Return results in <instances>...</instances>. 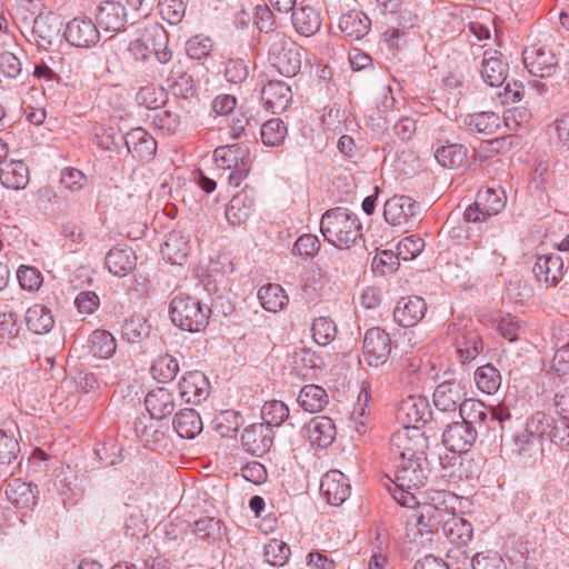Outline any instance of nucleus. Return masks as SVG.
I'll list each match as a JSON object with an SVG mask.
<instances>
[{
    "label": "nucleus",
    "mask_w": 569,
    "mask_h": 569,
    "mask_svg": "<svg viewBox=\"0 0 569 569\" xmlns=\"http://www.w3.org/2000/svg\"><path fill=\"white\" fill-rule=\"evenodd\" d=\"M413 513L418 531L423 533H439L446 528L447 521L453 515L452 507H436L435 505H417Z\"/></svg>",
    "instance_id": "10"
},
{
    "label": "nucleus",
    "mask_w": 569,
    "mask_h": 569,
    "mask_svg": "<svg viewBox=\"0 0 569 569\" xmlns=\"http://www.w3.org/2000/svg\"><path fill=\"white\" fill-rule=\"evenodd\" d=\"M189 236L181 231L173 230L166 237V241L161 248L162 257L171 264L182 266L190 252Z\"/></svg>",
    "instance_id": "27"
},
{
    "label": "nucleus",
    "mask_w": 569,
    "mask_h": 569,
    "mask_svg": "<svg viewBox=\"0 0 569 569\" xmlns=\"http://www.w3.org/2000/svg\"><path fill=\"white\" fill-rule=\"evenodd\" d=\"M302 47L292 41H274L269 49V61L277 71L288 78L297 76L302 63Z\"/></svg>",
    "instance_id": "6"
},
{
    "label": "nucleus",
    "mask_w": 569,
    "mask_h": 569,
    "mask_svg": "<svg viewBox=\"0 0 569 569\" xmlns=\"http://www.w3.org/2000/svg\"><path fill=\"white\" fill-rule=\"evenodd\" d=\"M90 352L96 358L108 359L117 349L114 337L107 330H94L88 339Z\"/></svg>",
    "instance_id": "40"
},
{
    "label": "nucleus",
    "mask_w": 569,
    "mask_h": 569,
    "mask_svg": "<svg viewBox=\"0 0 569 569\" xmlns=\"http://www.w3.org/2000/svg\"><path fill=\"white\" fill-rule=\"evenodd\" d=\"M293 368L299 375L307 377L310 371L321 368L325 362L323 359L310 348H299L292 353Z\"/></svg>",
    "instance_id": "42"
},
{
    "label": "nucleus",
    "mask_w": 569,
    "mask_h": 569,
    "mask_svg": "<svg viewBox=\"0 0 569 569\" xmlns=\"http://www.w3.org/2000/svg\"><path fill=\"white\" fill-rule=\"evenodd\" d=\"M458 410L461 421L475 428L478 433L483 428H491L488 423L489 408H487L483 402L475 399H466L461 402Z\"/></svg>",
    "instance_id": "30"
},
{
    "label": "nucleus",
    "mask_w": 569,
    "mask_h": 569,
    "mask_svg": "<svg viewBox=\"0 0 569 569\" xmlns=\"http://www.w3.org/2000/svg\"><path fill=\"white\" fill-rule=\"evenodd\" d=\"M291 555L290 547L282 540L271 539L263 547L264 561L273 567L284 566Z\"/></svg>",
    "instance_id": "52"
},
{
    "label": "nucleus",
    "mask_w": 569,
    "mask_h": 569,
    "mask_svg": "<svg viewBox=\"0 0 569 569\" xmlns=\"http://www.w3.org/2000/svg\"><path fill=\"white\" fill-rule=\"evenodd\" d=\"M26 323L30 331L36 335H44L51 331L54 319L51 310L43 305H33L26 312Z\"/></svg>",
    "instance_id": "35"
},
{
    "label": "nucleus",
    "mask_w": 569,
    "mask_h": 569,
    "mask_svg": "<svg viewBox=\"0 0 569 569\" xmlns=\"http://www.w3.org/2000/svg\"><path fill=\"white\" fill-rule=\"evenodd\" d=\"M172 426L178 436L184 439L196 438L203 429L200 415L191 408L178 411L173 417Z\"/></svg>",
    "instance_id": "31"
},
{
    "label": "nucleus",
    "mask_w": 569,
    "mask_h": 569,
    "mask_svg": "<svg viewBox=\"0 0 569 569\" xmlns=\"http://www.w3.org/2000/svg\"><path fill=\"white\" fill-rule=\"evenodd\" d=\"M151 53L154 54L156 59L166 64L172 59V51L168 47L167 33L162 29H156L154 33L148 39Z\"/></svg>",
    "instance_id": "54"
},
{
    "label": "nucleus",
    "mask_w": 569,
    "mask_h": 569,
    "mask_svg": "<svg viewBox=\"0 0 569 569\" xmlns=\"http://www.w3.org/2000/svg\"><path fill=\"white\" fill-rule=\"evenodd\" d=\"M311 330L315 342L320 346H327L330 343L337 332L335 322L327 317H319L315 319Z\"/></svg>",
    "instance_id": "53"
},
{
    "label": "nucleus",
    "mask_w": 569,
    "mask_h": 569,
    "mask_svg": "<svg viewBox=\"0 0 569 569\" xmlns=\"http://www.w3.org/2000/svg\"><path fill=\"white\" fill-rule=\"evenodd\" d=\"M482 350L483 341L475 332H470L457 340L456 352L461 365H468L473 361Z\"/></svg>",
    "instance_id": "41"
},
{
    "label": "nucleus",
    "mask_w": 569,
    "mask_h": 569,
    "mask_svg": "<svg viewBox=\"0 0 569 569\" xmlns=\"http://www.w3.org/2000/svg\"><path fill=\"white\" fill-rule=\"evenodd\" d=\"M468 156V148L461 143H449L440 146L435 150L437 162L446 169H457L461 167Z\"/></svg>",
    "instance_id": "37"
},
{
    "label": "nucleus",
    "mask_w": 569,
    "mask_h": 569,
    "mask_svg": "<svg viewBox=\"0 0 569 569\" xmlns=\"http://www.w3.org/2000/svg\"><path fill=\"white\" fill-rule=\"evenodd\" d=\"M151 372L159 382H170L179 372L178 360L170 355L159 356L151 366Z\"/></svg>",
    "instance_id": "49"
},
{
    "label": "nucleus",
    "mask_w": 569,
    "mask_h": 569,
    "mask_svg": "<svg viewBox=\"0 0 569 569\" xmlns=\"http://www.w3.org/2000/svg\"><path fill=\"white\" fill-rule=\"evenodd\" d=\"M213 157L220 168L231 170L228 182L233 187H239L251 170L250 151L243 143L220 146L214 150Z\"/></svg>",
    "instance_id": "4"
},
{
    "label": "nucleus",
    "mask_w": 569,
    "mask_h": 569,
    "mask_svg": "<svg viewBox=\"0 0 569 569\" xmlns=\"http://www.w3.org/2000/svg\"><path fill=\"white\" fill-rule=\"evenodd\" d=\"M555 423L556 420L551 416L537 411L527 419L526 430L541 440L546 437L552 440Z\"/></svg>",
    "instance_id": "45"
},
{
    "label": "nucleus",
    "mask_w": 569,
    "mask_h": 569,
    "mask_svg": "<svg viewBox=\"0 0 569 569\" xmlns=\"http://www.w3.org/2000/svg\"><path fill=\"white\" fill-rule=\"evenodd\" d=\"M442 535L453 545L466 546L472 538L473 529L470 522L453 512Z\"/></svg>",
    "instance_id": "38"
},
{
    "label": "nucleus",
    "mask_w": 569,
    "mask_h": 569,
    "mask_svg": "<svg viewBox=\"0 0 569 569\" xmlns=\"http://www.w3.org/2000/svg\"><path fill=\"white\" fill-rule=\"evenodd\" d=\"M169 315L172 323L181 330L198 332L208 325V303L198 298L180 293L171 299Z\"/></svg>",
    "instance_id": "3"
},
{
    "label": "nucleus",
    "mask_w": 569,
    "mask_h": 569,
    "mask_svg": "<svg viewBox=\"0 0 569 569\" xmlns=\"http://www.w3.org/2000/svg\"><path fill=\"white\" fill-rule=\"evenodd\" d=\"M542 440L530 435L526 429L515 439L516 451L523 458H531L541 451Z\"/></svg>",
    "instance_id": "56"
},
{
    "label": "nucleus",
    "mask_w": 569,
    "mask_h": 569,
    "mask_svg": "<svg viewBox=\"0 0 569 569\" xmlns=\"http://www.w3.org/2000/svg\"><path fill=\"white\" fill-rule=\"evenodd\" d=\"M29 168L21 160H11L0 168V182L12 190L24 189L29 183Z\"/></svg>",
    "instance_id": "32"
},
{
    "label": "nucleus",
    "mask_w": 569,
    "mask_h": 569,
    "mask_svg": "<svg viewBox=\"0 0 569 569\" xmlns=\"http://www.w3.org/2000/svg\"><path fill=\"white\" fill-rule=\"evenodd\" d=\"M244 423L243 417L236 410L221 411L216 418V431L222 438H234Z\"/></svg>",
    "instance_id": "47"
},
{
    "label": "nucleus",
    "mask_w": 569,
    "mask_h": 569,
    "mask_svg": "<svg viewBox=\"0 0 569 569\" xmlns=\"http://www.w3.org/2000/svg\"><path fill=\"white\" fill-rule=\"evenodd\" d=\"M289 408L284 402L280 400L267 401L261 408V423H266V426L273 430L274 427H280L289 419Z\"/></svg>",
    "instance_id": "46"
},
{
    "label": "nucleus",
    "mask_w": 569,
    "mask_h": 569,
    "mask_svg": "<svg viewBox=\"0 0 569 569\" xmlns=\"http://www.w3.org/2000/svg\"><path fill=\"white\" fill-rule=\"evenodd\" d=\"M104 264L113 276L126 277L136 269L137 256L130 247L117 246L108 251Z\"/></svg>",
    "instance_id": "25"
},
{
    "label": "nucleus",
    "mask_w": 569,
    "mask_h": 569,
    "mask_svg": "<svg viewBox=\"0 0 569 569\" xmlns=\"http://www.w3.org/2000/svg\"><path fill=\"white\" fill-rule=\"evenodd\" d=\"M17 278L22 289L37 291L43 281L41 272L34 267L20 266Z\"/></svg>",
    "instance_id": "59"
},
{
    "label": "nucleus",
    "mask_w": 569,
    "mask_h": 569,
    "mask_svg": "<svg viewBox=\"0 0 569 569\" xmlns=\"http://www.w3.org/2000/svg\"><path fill=\"white\" fill-rule=\"evenodd\" d=\"M429 439L419 428L403 427L392 433L390 451L405 460L427 461Z\"/></svg>",
    "instance_id": "5"
},
{
    "label": "nucleus",
    "mask_w": 569,
    "mask_h": 569,
    "mask_svg": "<svg viewBox=\"0 0 569 569\" xmlns=\"http://www.w3.org/2000/svg\"><path fill=\"white\" fill-rule=\"evenodd\" d=\"M212 50V41L208 37L194 36L186 43V52L189 58L200 60L210 54Z\"/></svg>",
    "instance_id": "63"
},
{
    "label": "nucleus",
    "mask_w": 569,
    "mask_h": 569,
    "mask_svg": "<svg viewBox=\"0 0 569 569\" xmlns=\"http://www.w3.org/2000/svg\"><path fill=\"white\" fill-rule=\"evenodd\" d=\"M479 133L493 134L500 126V118L495 112H481L473 116L469 123Z\"/></svg>",
    "instance_id": "57"
},
{
    "label": "nucleus",
    "mask_w": 569,
    "mask_h": 569,
    "mask_svg": "<svg viewBox=\"0 0 569 569\" xmlns=\"http://www.w3.org/2000/svg\"><path fill=\"white\" fill-rule=\"evenodd\" d=\"M339 28L346 36L359 40L369 32L371 20L362 11L352 10L340 17Z\"/></svg>",
    "instance_id": "34"
},
{
    "label": "nucleus",
    "mask_w": 569,
    "mask_h": 569,
    "mask_svg": "<svg viewBox=\"0 0 569 569\" xmlns=\"http://www.w3.org/2000/svg\"><path fill=\"white\" fill-rule=\"evenodd\" d=\"M292 24L305 37L315 34L321 27L319 12L311 6H300L292 11Z\"/></svg>",
    "instance_id": "33"
},
{
    "label": "nucleus",
    "mask_w": 569,
    "mask_h": 569,
    "mask_svg": "<svg viewBox=\"0 0 569 569\" xmlns=\"http://www.w3.org/2000/svg\"><path fill=\"white\" fill-rule=\"evenodd\" d=\"M150 328L143 316H131L121 326V337L128 342L139 343L149 336Z\"/></svg>",
    "instance_id": "43"
},
{
    "label": "nucleus",
    "mask_w": 569,
    "mask_h": 569,
    "mask_svg": "<svg viewBox=\"0 0 569 569\" xmlns=\"http://www.w3.org/2000/svg\"><path fill=\"white\" fill-rule=\"evenodd\" d=\"M477 206L483 210L485 216L498 214L506 204L503 192H498L491 188L480 190L477 193Z\"/></svg>",
    "instance_id": "51"
},
{
    "label": "nucleus",
    "mask_w": 569,
    "mask_h": 569,
    "mask_svg": "<svg viewBox=\"0 0 569 569\" xmlns=\"http://www.w3.org/2000/svg\"><path fill=\"white\" fill-rule=\"evenodd\" d=\"M256 206V190L246 186L234 194L226 208V218L229 223L240 226L244 223L253 212Z\"/></svg>",
    "instance_id": "17"
},
{
    "label": "nucleus",
    "mask_w": 569,
    "mask_h": 569,
    "mask_svg": "<svg viewBox=\"0 0 569 569\" xmlns=\"http://www.w3.org/2000/svg\"><path fill=\"white\" fill-rule=\"evenodd\" d=\"M124 146L129 153L141 160L151 159L157 151L156 139L141 127L124 134Z\"/></svg>",
    "instance_id": "24"
},
{
    "label": "nucleus",
    "mask_w": 569,
    "mask_h": 569,
    "mask_svg": "<svg viewBox=\"0 0 569 569\" xmlns=\"http://www.w3.org/2000/svg\"><path fill=\"white\" fill-rule=\"evenodd\" d=\"M261 141L268 147H278L282 144L287 136V127L279 118H272L261 126Z\"/></svg>",
    "instance_id": "50"
},
{
    "label": "nucleus",
    "mask_w": 569,
    "mask_h": 569,
    "mask_svg": "<svg viewBox=\"0 0 569 569\" xmlns=\"http://www.w3.org/2000/svg\"><path fill=\"white\" fill-rule=\"evenodd\" d=\"M398 419L403 427L419 428L432 418L429 401L423 396H409L398 408Z\"/></svg>",
    "instance_id": "11"
},
{
    "label": "nucleus",
    "mask_w": 569,
    "mask_h": 569,
    "mask_svg": "<svg viewBox=\"0 0 569 569\" xmlns=\"http://www.w3.org/2000/svg\"><path fill=\"white\" fill-rule=\"evenodd\" d=\"M418 213V203L407 196H395L383 207L385 220L392 226L405 224L408 219H416Z\"/></svg>",
    "instance_id": "20"
},
{
    "label": "nucleus",
    "mask_w": 569,
    "mask_h": 569,
    "mask_svg": "<svg viewBox=\"0 0 569 569\" xmlns=\"http://www.w3.org/2000/svg\"><path fill=\"white\" fill-rule=\"evenodd\" d=\"M164 97L166 93L162 89L146 86L138 91L136 99L140 106L156 110L164 103Z\"/></svg>",
    "instance_id": "61"
},
{
    "label": "nucleus",
    "mask_w": 569,
    "mask_h": 569,
    "mask_svg": "<svg viewBox=\"0 0 569 569\" xmlns=\"http://www.w3.org/2000/svg\"><path fill=\"white\" fill-rule=\"evenodd\" d=\"M362 350L369 366L378 367L385 363L391 352L389 333L379 327L368 329L365 333Z\"/></svg>",
    "instance_id": "9"
},
{
    "label": "nucleus",
    "mask_w": 569,
    "mask_h": 569,
    "mask_svg": "<svg viewBox=\"0 0 569 569\" xmlns=\"http://www.w3.org/2000/svg\"><path fill=\"white\" fill-rule=\"evenodd\" d=\"M465 386L455 379H449L439 383L433 391V405L441 412H452L459 409L461 402L466 400Z\"/></svg>",
    "instance_id": "12"
},
{
    "label": "nucleus",
    "mask_w": 569,
    "mask_h": 569,
    "mask_svg": "<svg viewBox=\"0 0 569 569\" xmlns=\"http://www.w3.org/2000/svg\"><path fill=\"white\" fill-rule=\"evenodd\" d=\"M20 446L17 439L0 430V465L8 466L18 458Z\"/></svg>",
    "instance_id": "62"
},
{
    "label": "nucleus",
    "mask_w": 569,
    "mask_h": 569,
    "mask_svg": "<svg viewBox=\"0 0 569 569\" xmlns=\"http://www.w3.org/2000/svg\"><path fill=\"white\" fill-rule=\"evenodd\" d=\"M96 21L104 31L119 33L126 29V8L118 1H104L97 7Z\"/></svg>",
    "instance_id": "18"
},
{
    "label": "nucleus",
    "mask_w": 569,
    "mask_h": 569,
    "mask_svg": "<svg viewBox=\"0 0 569 569\" xmlns=\"http://www.w3.org/2000/svg\"><path fill=\"white\" fill-rule=\"evenodd\" d=\"M475 382L481 392L493 395L501 386V375L498 369L488 363L477 368Z\"/></svg>",
    "instance_id": "44"
},
{
    "label": "nucleus",
    "mask_w": 569,
    "mask_h": 569,
    "mask_svg": "<svg viewBox=\"0 0 569 569\" xmlns=\"http://www.w3.org/2000/svg\"><path fill=\"white\" fill-rule=\"evenodd\" d=\"M62 28L60 17L53 12L40 13L33 20L32 34L39 48L48 49L59 39Z\"/></svg>",
    "instance_id": "19"
},
{
    "label": "nucleus",
    "mask_w": 569,
    "mask_h": 569,
    "mask_svg": "<svg viewBox=\"0 0 569 569\" xmlns=\"http://www.w3.org/2000/svg\"><path fill=\"white\" fill-rule=\"evenodd\" d=\"M351 486L339 470H329L320 481V493L331 506L342 505L350 496Z\"/></svg>",
    "instance_id": "15"
},
{
    "label": "nucleus",
    "mask_w": 569,
    "mask_h": 569,
    "mask_svg": "<svg viewBox=\"0 0 569 569\" xmlns=\"http://www.w3.org/2000/svg\"><path fill=\"white\" fill-rule=\"evenodd\" d=\"M144 405L150 417L157 420L170 416L176 408L173 395L163 387L149 391L144 398Z\"/></svg>",
    "instance_id": "29"
},
{
    "label": "nucleus",
    "mask_w": 569,
    "mask_h": 569,
    "mask_svg": "<svg viewBox=\"0 0 569 569\" xmlns=\"http://www.w3.org/2000/svg\"><path fill=\"white\" fill-rule=\"evenodd\" d=\"M261 100L266 110L281 113L290 106L292 92L290 87L282 81H269L261 90Z\"/></svg>",
    "instance_id": "23"
},
{
    "label": "nucleus",
    "mask_w": 569,
    "mask_h": 569,
    "mask_svg": "<svg viewBox=\"0 0 569 569\" xmlns=\"http://www.w3.org/2000/svg\"><path fill=\"white\" fill-rule=\"evenodd\" d=\"M425 248V241L422 238L411 234L405 237L397 246L398 259L409 261L417 258Z\"/></svg>",
    "instance_id": "55"
},
{
    "label": "nucleus",
    "mask_w": 569,
    "mask_h": 569,
    "mask_svg": "<svg viewBox=\"0 0 569 569\" xmlns=\"http://www.w3.org/2000/svg\"><path fill=\"white\" fill-rule=\"evenodd\" d=\"M258 298L261 306L272 312L282 310L289 302V298L283 288L277 283L262 286L258 291Z\"/></svg>",
    "instance_id": "39"
},
{
    "label": "nucleus",
    "mask_w": 569,
    "mask_h": 569,
    "mask_svg": "<svg viewBox=\"0 0 569 569\" xmlns=\"http://www.w3.org/2000/svg\"><path fill=\"white\" fill-rule=\"evenodd\" d=\"M509 66L502 60L497 50H486L480 63V74L485 83L490 87L502 86L508 77Z\"/></svg>",
    "instance_id": "21"
},
{
    "label": "nucleus",
    "mask_w": 569,
    "mask_h": 569,
    "mask_svg": "<svg viewBox=\"0 0 569 569\" xmlns=\"http://www.w3.org/2000/svg\"><path fill=\"white\" fill-rule=\"evenodd\" d=\"M153 126L163 133H174L180 126V118L170 110H158L152 116Z\"/></svg>",
    "instance_id": "60"
},
{
    "label": "nucleus",
    "mask_w": 569,
    "mask_h": 569,
    "mask_svg": "<svg viewBox=\"0 0 569 569\" xmlns=\"http://www.w3.org/2000/svg\"><path fill=\"white\" fill-rule=\"evenodd\" d=\"M478 431L466 422L453 421L442 433L443 445L452 452H467L476 442Z\"/></svg>",
    "instance_id": "14"
},
{
    "label": "nucleus",
    "mask_w": 569,
    "mask_h": 569,
    "mask_svg": "<svg viewBox=\"0 0 569 569\" xmlns=\"http://www.w3.org/2000/svg\"><path fill=\"white\" fill-rule=\"evenodd\" d=\"M240 440L247 452L260 457L272 447L273 430L266 423H251L243 429Z\"/></svg>",
    "instance_id": "13"
},
{
    "label": "nucleus",
    "mask_w": 569,
    "mask_h": 569,
    "mask_svg": "<svg viewBox=\"0 0 569 569\" xmlns=\"http://www.w3.org/2000/svg\"><path fill=\"white\" fill-rule=\"evenodd\" d=\"M320 249V240L317 236L305 233L300 236L292 248L293 254L302 258H312Z\"/></svg>",
    "instance_id": "64"
},
{
    "label": "nucleus",
    "mask_w": 569,
    "mask_h": 569,
    "mask_svg": "<svg viewBox=\"0 0 569 569\" xmlns=\"http://www.w3.org/2000/svg\"><path fill=\"white\" fill-rule=\"evenodd\" d=\"M297 401L307 412H320L329 402L326 390L317 385H307L301 388Z\"/></svg>",
    "instance_id": "36"
},
{
    "label": "nucleus",
    "mask_w": 569,
    "mask_h": 569,
    "mask_svg": "<svg viewBox=\"0 0 569 569\" xmlns=\"http://www.w3.org/2000/svg\"><path fill=\"white\" fill-rule=\"evenodd\" d=\"M426 311L427 305L421 297L401 298L393 310V319L399 326L410 328L422 320Z\"/></svg>",
    "instance_id": "22"
},
{
    "label": "nucleus",
    "mask_w": 569,
    "mask_h": 569,
    "mask_svg": "<svg viewBox=\"0 0 569 569\" xmlns=\"http://www.w3.org/2000/svg\"><path fill=\"white\" fill-rule=\"evenodd\" d=\"M428 472L427 461L400 459L395 472V488L390 489L392 498L402 507H416L415 491L425 486Z\"/></svg>",
    "instance_id": "2"
},
{
    "label": "nucleus",
    "mask_w": 569,
    "mask_h": 569,
    "mask_svg": "<svg viewBox=\"0 0 569 569\" xmlns=\"http://www.w3.org/2000/svg\"><path fill=\"white\" fill-rule=\"evenodd\" d=\"M337 435L336 426L331 418L318 416L306 426V437L312 446L319 448L329 447Z\"/></svg>",
    "instance_id": "26"
},
{
    "label": "nucleus",
    "mask_w": 569,
    "mask_h": 569,
    "mask_svg": "<svg viewBox=\"0 0 569 569\" xmlns=\"http://www.w3.org/2000/svg\"><path fill=\"white\" fill-rule=\"evenodd\" d=\"M63 36L70 46L82 49H90L100 40L97 24L86 17H77L69 21Z\"/></svg>",
    "instance_id": "8"
},
{
    "label": "nucleus",
    "mask_w": 569,
    "mask_h": 569,
    "mask_svg": "<svg viewBox=\"0 0 569 569\" xmlns=\"http://www.w3.org/2000/svg\"><path fill=\"white\" fill-rule=\"evenodd\" d=\"M249 76V66L241 58L228 59L224 67V77L230 83H242Z\"/></svg>",
    "instance_id": "58"
},
{
    "label": "nucleus",
    "mask_w": 569,
    "mask_h": 569,
    "mask_svg": "<svg viewBox=\"0 0 569 569\" xmlns=\"http://www.w3.org/2000/svg\"><path fill=\"white\" fill-rule=\"evenodd\" d=\"M320 231L325 240L335 247L350 248L362 238L358 216L342 207L331 208L322 214Z\"/></svg>",
    "instance_id": "1"
},
{
    "label": "nucleus",
    "mask_w": 569,
    "mask_h": 569,
    "mask_svg": "<svg viewBox=\"0 0 569 569\" xmlns=\"http://www.w3.org/2000/svg\"><path fill=\"white\" fill-rule=\"evenodd\" d=\"M178 387L181 398L191 405H199L210 393L209 380L199 370L186 372L180 379Z\"/></svg>",
    "instance_id": "16"
},
{
    "label": "nucleus",
    "mask_w": 569,
    "mask_h": 569,
    "mask_svg": "<svg viewBox=\"0 0 569 569\" xmlns=\"http://www.w3.org/2000/svg\"><path fill=\"white\" fill-rule=\"evenodd\" d=\"M522 60L528 71L539 78L551 77L558 68L556 53L546 46L533 44L522 52Z\"/></svg>",
    "instance_id": "7"
},
{
    "label": "nucleus",
    "mask_w": 569,
    "mask_h": 569,
    "mask_svg": "<svg viewBox=\"0 0 569 569\" xmlns=\"http://www.w3.org/2000/svg\"><path fill=\"white\" fill-rule=\"evenodd\" d=\"M563 261L558 254L539 256L532 268L535 277L547 286H556L563 276Z\"/></svg>",
    "instance_id": "28"
},
{
    "label": "nucleus",
    "mask_w": 569,
    "mask_h": 569,
    "mask_svg": "<svg viewBox=\"0 0 569 569\" xmlns=\"http://www.w3.org/2000/svg\"><path fill=\"white\" fill-rule=\"evenodd\" d=\"M193 531L196 536L202 540L217 541L223 537L226 527L220 519L213 517H202L194 521Z\"/></svg>",
    "instance_id": "48"
}]
</instances>
